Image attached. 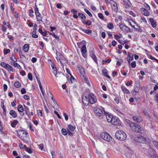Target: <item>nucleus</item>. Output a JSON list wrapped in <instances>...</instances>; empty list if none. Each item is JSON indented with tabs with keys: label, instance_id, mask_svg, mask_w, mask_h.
I'll return each instance as SVG.
<instances>
[{
	"label": "nucleus",
	"instance_id": "nucleus-1",
	"mask_svg": "<svg viewBox=\"0 0 158 158\" xmlns=\"http://www.w3.org/2000/svg\"><path fill=\"white\" fill-rule=\"evenodd\" d=\"M141 151L145 153H150V152H152L153 151V149L151 148V146L150 140L148 142H146V143H145L141 144Z\"/></svg>",
	"mask_w": 158,
	"mask_h": 158
},
{
	"label": "nucleus",
	"instance_id": "nucleus-2",
	"mask_svg": "<svg viewBox=\"0 0 158 158\" xmlns=\"http://www.w3.org/2000/svg\"><path fill=\"white\" fill-rule=\"evenodd\" d=\"M116 138L121 141L125 140L127 137L126 133L123 131L119 130L117 131L115 134Z\"/></svg>",
	"mask_w": 158,
	"mask_h": 158
},
{
	"label": "nucleus",
	"instance_id": "nucleus-3",
	"mask_svg": "<svg viewBox=\"0 0 158 158\" xmlns=\"http://www.w3.org/2000/svg\"><path fill=\"white\" fill-rule=\"evenodd\" d=\"M129 125L133 131L136 132H140L141 131L140 127L136 123L131 122L129 123Z\"/></svg>",
	"mask_w": 158,
	"mask_h": 158
},
{
	"label": "nucleus",
	"instance_id": "nucleus-4",
	"mask_svg": "<svg viewBox=\"0 0 158 158\" xmlns=\"http://www.w3.org/2000/svg\"><path fill=\"white\" fill-rule=\"evenodd\" d=\"M19 137L24 142H26V140L24 138H26L27 137L28 134L25 131L22 130H19L17 132Z\"/></svg>",
	"mask_w": 158,
	"mask_h": 158
},
{
	"label": "nucleus",
	"instance_id": "nucleus-5",
	"mask_svg": "<svg viewBox=\"0 0 158 158\" xmlns=\"http://www.w3.org/2000/svg\"><path fill=\"white\" fill-rule=\"evenodd\" d=\"M101 136L102 139L107 141H110L111 140V136L107 132H102L101 134Z\"/></svg>",
	"mask_w": 158,
	"mask_h": 158
},
{
	"label": "nucleus",
	"instance_id": "nucleus-6",
	"mask_svg": "<svg viewBox=\"0 0 158 158\" xmlns=\"http://www.w3.org/2000/svg\"><path fill=\"white\" fill-rule=\"evenodd\" d=\"M136 141L137 142L142 143V144H144L146 143V142H148L150 140L148 138H146L145 137L142 136H140L137 137L136 138Z\"/></svg>",
	"mask_w": 158,
	"mask_h": 158
},
{
	"label": "nucleus",
	"instance_id": "nucleus-7",
	"mask_svg": "<svg viewBox=\"0 0 158 158\" xmlns=\"http://www.w3.org/2000/svg\"><path fill=\"white\" fill-rule=\"evenodd\" d=\"M119 27L120 29L122 31L126 32H132V31L125 24L121 23L119 25Z\"/></svg>",
	"mask_w": 158,
	"mask_h": 158
},
{
	"label": "nucleus",
	"instance_id": "nucleus-8",
	"mask_svg": "<svg viewBox=\"0 0 158 158\" xmlns=\"http://www.w3.org/2000/svg\"><path fill=\"white\" fill-rule=\"evenodd\" d=\"M90 103L93 104L97 102V99L94 95L92 93H89L87 96Z\"/></svg>",
	"mask_w": 158,
	"mask_h": 158
},
{
	"label": "nucleus",
	"instance_id": "nucleus-9",
	"mask_svg": "<svg viewBox=\"0 0 158 158\" xmlns=\"http://www.w3.org/2000/svg\"><path fill=\"white\" fill-rule=\"evenodd\" d=\"M111 123L114 125H119L121 124L120 120L116 116H114Z\"/></svg>",
	"mask_w": 158,
	"mask_h": 158
},
{
	"label": "nucleus",
	"instance_id": "nucleus-10",
	"mask_svg": "<svg viewBox=\"0 0 158 158\" xmlns=\"http://www.w3.org/2000/svg\"><path fill=\"white\" fill-rule=\"evenodd\" d=\"M94 112L96 115L98 116H101L103 113L102 110L99 108L96 107L94 110Z\"/></svg>",
	"mask_w": 158,
	"mask_h": 158
},
{
	"label": "nucleus",
	"instance_id": "nucleus-11",
	"mask_svg": "<svg viewBox=\"0 0 158 158\" xmlns=\"http://www.w3.org/2000/svg\"><path fill=\"white\" fill-rule=\"evenodd\" d=\"M51 66L52 67V69L53 70L52 72L53 73L54 75L56 77H60V76H57V72L56 68L54 64L52 63L51 64Z\"/></svg>",
	"mask_w": 158,
	"mask_h": 158
},
{
	"label": "nucleus",
	"instance_id": "nucleus-12",
	"mask_svg": "<svg viewBox=\"0 0 158 158\" xmlns=\"http://www.w3.org/2000/svg\"><path fill=\"white\" fill-rule=\"evenodd\" d=\"M82 101L83 104L85 106H88L89 105L90 102L87 96H85L82 98Z\"/></svg>",
	"mask_w": 158,
	"mask_h": 158
},
{
	"label": "nucleus",
	"instance_id": "nucleus-13",
	"mask_svg": "<svg viewBox=\"0 0 158 158\" xmlns=\"http://www.w3.org/2000/svg\"><path fill=\"white\" fill-rule=\"evenodd\" d=\"M133 120L137 123H140L142 121V118L140 116H135L132 117Z\"/></svg>",
	"mask_w": 158,
	"mask_h": 158
},
{
	"label": "nucleus",
	"instance_id": "nucleus-14",
	"mask_svg": "<svg viewBox=\"0 0 158 158\" xmlns=\"http://www.w3.org/2000/svg\"><path fill=\"white\" fill-rule=\"evenodd\" d=\"M17 109L19 112L21 113L20 114L21 116H23L24 115V113L23 112L24 109L21 105L19 104L18 105Z\"/></svg>",
	"mask_w": 158,
	"mask_h": 158
},
{
	"label": "nucleus",
	"instance_id": "nucleus-15",
	"mask_svg": "<svg viewBox=\"0 0 158 158\" xmlns=\"http://www.w3.org/2000/svg\"><path fill=\"white\" fill-rule=\"evenodd\" d=\"M77 67L78 68V70L79 71L81 75H83V76L85 73L84 68L80 65H77Z\"/></svg>",
	"mask_w": 158,
	"mask_h": 158
},
{
	"label": "nucleus",
	"instance_id": "nucleus-16",
	"mask_svg": "<svg viewBox=\"0 0 158 158\" xmlns=\"http://www.w3.org/2000/svg\"><path fill=\"white\" fill-rule=\"evenodd\" d=\"M141 10L142 14L145 16H148L149 15L150 13L147 10L144 8L141 9Z\"/></svg>",
	"mask_w": 158,
	"mask_h": 158
},
{
	"label": "nucleus",
	"instance_id": "nucleus-17",
	"mask_svg": "<svg viewBox=\"0 0 158 158\" xmlns=\"http://www.w3.org/2000/svg\"><path fill=\"white\" fill-rule=\"evenodd\" d=\"M123 3L124 6L126 9L129 8L130 7V2L129 0L127 1L123 0Z\"/></svg>",
	"mask_w": 158,
	"mask_h": 158
},
{
	"label": "nucleus",
	"instance_id": "nucleus-18",
	"mask_svg": "<svg viewBox=\"0 0 158 158\" xmlns=\"http://www.w3.org/2000/svg\"><path fill=\"white\" fill-rule=\"evenodd\" d=\"M106 117L107 122L109 123H111L114 116L112 115L108 114Z\"/></svg>",
	"mask_w": 158,
	"mask_h": 158
},
{
	"label": "nucleus",
	"instance_id": "nucleus-19",
	"mask_svg": "<svg viewBox=\"0 0 158 158\" xmlns=\"http://www.w3.org/2000/svg\"><path fill=\"white\" fill-rule=\"evenodd\" d=\"M78 16L79 17H80L81 19L82 22L83 23V21H85V20L86 19V17L85 15L81 13H79L78 14Z\"/></svg>",
	"mask_w": 158,
	"mask_h": 158
},
{
	"label": "nucleus",
	"instance_id": "nucleus-20",
	"mask_svg": "<svg viewBox=\"0 0 158 158\" xmlns=\"http://www.w3.org/2000/svg\"><path fill=\"white\" fill-rule=\"evenodd\" d=\"M149 21L151 23V25L153 27H155L156 26V22L153 19L150 18L149 19Z\"/></svg>",
	"mask_w": 158,
	"mask_h": 158
},
{
	"label": "nucleus",
	"instance_id": "nucleus-21",
	"mask_svg": "<svg viewBox=\"0 0 158 158\" xmlns=\"http://www.w3.org/2000/svg\"><path fill=\"white\" fill-rule=\"evenodd\" d=\"M59 61L61 65V66L63 67L64 64H65L68 63V61L65 58H64V59H60Z\"/></svg>",
	"mask_w": 158,
	"mask_h": 158
},
{
	"label": "nucleus",
	"instance_id": "nucleus-22",
	"mask_svg": "<svg viewBox=\"0 0 158 158\" xmlns=\"http://www.w3.org/2000/svg\"><path fill=\"white\" fill-rule=\"evenodd\" d=\"M10 114L14 118H15L17 116V114L15 111L14 110H11L10 111Z\"/></svg>",
	"mask_w": 158,
	"mask_h": 158
},
{
	"label": "nucleus",
	"instance_id": "nucleus-23",
	"mask_svg": "<svg viewBox=\"0 0 158 158\" xmlns=\"http://www.w3.org/2000/svg\"><path fill=\"white\" fill-rule=\"evenodd\" d=\"M81 52H82V55L83 54H85L87 52L86 48V45H83L81 48Z\"/></svg>",
	"mask_w": 158,
	"mask_h": 158
},
{
	"label": "nucleus",
	"instance_id": "nucleus-24",
	"mask_svg": "<svg viewBox=\"0 0 158 158\" xmlns=\"http://www.w3.org/2000/svg\"><path fill=\"white\" fill-rule=\"evenodd\" d=\"M35 15L36 16L37 21H42V18L40 14V13H39L37 14H35Z\"/></svg>",
	"mask_w": 158,
	"mask_h": 158
},
{
	"label": "nucleus",
	"instance_id": "nucleus-25",
	"mask_svg": "<svg viewBox=\"0 0 158 158\" xmlns=\"http://www.w3.org/2000/svg\"><path fill=\"white\" fill-rule=\"evenodd\" d=\"M140 85L139 84H136L134 86V90L136 93H138L140 89Z\"/></svg>",
	"mask_w": 158,
	"mask_h": 158
},
{
	"label": "nucleus",
	"instance_id": "nucleus-26",
	"mask_svg": "<svg viewBox=\"0 0 158 158\" xmlns=\"http://www.w3.org/2000/svg\"><path fill=\"white\" fill-rule=\"evenodd\" d=\"M102 73L104 76H106L109 79L110 78V77L107 75L108 73L106 69H104L102 70Z\"/></svg>",
	"mask_w": 158,
	"mask_h": 158
},
{
	"label": "nucleus",
	"instance_id": "nucleus-27",
	"mask_svg": "<svg viewBox=\"0 0 158 158\" xmlns=\"http://www.w3.org/2000/svg\"><path fill=\"white\" fill-rule=\"evenodd\" d=\"M29 48V45L28 44H26L23 46V50L25 52H27Z\"/></svg>",
	"mask_w": 158,
	"mask_h": 158
},
{
	"label": "nucleus",
	"instance_id": "nucleus-28",
	"mask_svg": "<svg viewBox=\"0 0 158 158\" xmlns=\"http://www.w3.org/2000/svg\"><path fill=\"white\" fill-rule=\"evenodd\" d=\"M80 29L82 31L84 32L85 33L87 34H89L92 33V31L89 29L85 30V29H84L83 28H80Z\"/></svg>",
	"mask_w": 158,
	"mask_h": 158
},
{
	"label": "nucleus",
	"instance_id": "nucleus-29",
	"mask_svg": "<svg viewBox=\"0 0 158 158\" xmlns=\"http://www.w3.org/2000/svg\"><path fill=\"white\" fill-rule=\"evenodd\" d=\"M121 89L122 91L126 94H130L129 91L124 86H121Z\"/></svg>",
	"mask_w": 158,
	"mask_h": 158
},
{
	"label": "nucleus",
	"instance_id": "nucleus-30",
	"mask_svg": "<svg viewBox=\"0 0 158 158\" xmlns=\"http://www.w3.org/2000/svg\"><path fill=\"white\" fill-rule=\"evenodd\" d=\"M128 57H129V59H128V58L127 57V62H128V63H129V64H130V61H132L134 59V58H133V55H132V56L131 57L130 56V54L129 53H128Z\"/></svg>",
	"mask_w": 158,
	"mask_h": 158
},
{
	"label": "nucleus",
	"instance_id": "nucleus-31",
	"mask_svg": "<svg viewBox=\"0 0 158 158\" xmlns=\"http://www.w3.org/2000/svg\"><path fill=\"white\" fill-rule=\"evenodd\" d=\"M84 24H85L87 26H89L91 25L92 22L90 20H88L87 21L85 20L82 23Z\"/></svg>",
	"mask_w": 158,
	"mask_h": 158
},
{
	"label": "nucleus",
	"instance_id": "nucleus-32",
	"mask_svg": "<svg viewBox=\"0 0 158 158\" xmlns=\"http://www.w3.org/2000/svg\"><path fill=\"white\" fill-rule=\"evenodd\" d=\"M83 77H84V82L86 83L89 86H90V84L89 82V80H88V78L85 77L83 75Z\"/></svg>",
	"mask_w": 158,
	"mask_h": 158
},
{
	"label": "nucleus",
	"instance_id": "nucleus-33",
	"mask_svg": "<svg viewBox=\"0 0 158 158\" xmlns=\"http://www.w3.org/2000/svg\"><path fill=\"white\" fill-rule=\"evenodd\" d=\"M8 67L7 68V71L10 70V71H12V72H15V70L14 69H13V67L9 65V64H8Z\"/></svg>",
	"mask_w": 158,
	"mask_h": 158
},
{
	"label": "nucleus",
	"instance_id": "nucleus-34",
	"mask_svg": "<svg viewBox=\"0 0 158 158\" xmlns=\"http://www.w3.org/2000/svg\"><path fill=\"white\" fill-rule=\"evenodd\" d=\"M75 129V127H73L71 125H69L68 126V128L69 130L70 131H73Z\"/></svg>",
	"mask_w": 158,
	"mask_h": 158
},
{
	"label": "nucleus",
	"instance_id": "nucleus-35",
	"mask_svg": "<svg viewBox=\"0 0 158 158\" xmlns=\"http://www.w3.org/2000/svg\"><path fill=\"white\" fill-rule=\"evenodd\" d=\"M21 85V83L19 81L15 82L14 83V86L17 88H20Z\"/></svg>",
	"mask_w": 158,
	"mask_h": 158
},
{
	"label": "nucleus",
	"instance_id": "nucleus-36",
	"mask_svg": "<svg viewBox=\"0 0 158 158\" xmlns=\"http://www.w3.org/2000/svg\"><path fill=\"white\" fill-rule=\"evenodd\" d=\"M8 64H6L5 62H2L1 63L0 65L2 67L6 69L7 67H8Z\"/></svg>",
	"mask_w": 158,
	"mask_h": 158
},
{
	"label": "nucleus",
	"instance_id": "nucleus-37",
	"mask_svg": "<svg viewBox=\"0 0 158 158\" xmlns=\"http://www.w3.org/2000/svg\"><path fill=\"white\" fill-rule=\"evenodd\" d=\"M114 26L111 23H109L107 25V27L110 29H112L114 28Z\"/></svg>",
	"mask_w": 158,
	"mask_h": 158
},
{
	"label": "nucleus",
	"instance_id": "nucleus-38",
	"mask_svg": "<svg viewBox=\"0 0 158 158\" xmlns=\"http://www.w3.org/2000/svg\"><path fill=\"white\" fill-rule=\"evenodd\" d=\"M24 106L25 108L26 114L28 115V114L29 113V109L27 106H26L25 105H24Z\"/></svg>",
	"mask_w": 158,
	"mask_h": 158
},
{
	"label": "nucleus",
	"instance_id": "nucleus-39",
	"mask_svg": "<svg viewBox=\"0 0 158 158\" xmlns=\"http://www.w3.org/2000/svg\"><path fill=\"white\" fill-rule=\"evenodd\" d=\"M18 123V121L17 120H15L11 123V126L13 127H15L16 126V124H17Z\"/></svg>",
	"mask_w": 158,
	"mask_h": 158
},
{
	"label": "nucleus",
	"instance_id": "nucleus-40",
	"mask_svg": "<svg viewBox=\"0 0 158 158\" xmlns=\"http://www.w3.org/2000/svg\"><path fill=\"white\" fill-rule=\"evenodd\" d=\"M67 132L66 130L64 128H62L61 130V133L64 135H66L67 134Z\"/></svg>",
	"mask_w": 158,
	"mask_h": 158
},
{
	"label": "nucleus",
	"instance_id": "nucleus-41",
	"mask_svg": "<svg viewBox=\"0 0 158 158\" xmlns=\"http://www.w3.org/2000/svg\"><path fill=\"white\" fill-rule=\"evenodd\" d=\"M13 65L15 67H17L18 69H20L21 68V66L17 63L14 62Z\"/></svg>",
	"mask_w": 158,
	"mask_h": 158
},
{
	"label": "nucleus",
	"instance_id": "nucleus-42",
	"mask_svg": "<svg viewBox=\"0 0 158 158\" xmlns=\"http://www.w3.org/2000/svg\"><path fill=\"white\" fill-rule=\"evenodd\" d=\"M91 57H92V58L93 59L94 61L96 63H97V60L96 57V56L94 54H93L91 56Z\"/></svg>",
	"mask_w": 158,
	"mask_h": 158
},
{
	"label": "nucleus",
	"instance_id": "nucleus-43",
	"mask_svg": "<svg viewBox=\"0 0 158 158\" xmlns=\"http://www.w3.org/2000/svg\"><path fill=\"white\" fill-rule=\"evenodd\" d=\"M84 11L89 15V16L91 17L93 16L92 14L87 9H85Z\"/></svg>",
	"mask_w": 158,
	"mask_h": 158
},
{
	"label": "nucleus",
	"instance_id": "nucleus-44",
	"mask_svg": "<svg viewBox=\"0 0 158 158\" xmlns=\"http://www.w3.org/2000/svg\"><path fill=\"white\" fill-rule=\"evenodd\" d=\"M152 143L154 146L157 149L158 148V142L156 141H153Z\"/></svg>",
	"mask_w": 158,
	"mask_h": 158
},
{
	"label": "nucleus",
	"instance_id": "nucleus-45",
	"mask_svg": "<svg viewBox=\"0 0 158 158\" xmlns=\"http://www.w3.org/2000/svg\"><path fill=\"white\" fill-rule=\"evenodd\" d=\"M98 16L102 20H104V18L102 13H99L98 14Z\"/></svg>",
	"mask_w": 158,
	"mask_h": 158
},
{
	"label": "nucleus",
	"instance_id": "nucleus-46",
	"mask_svg": "<svg viewBox=\"0 0 158 158\" xmlns=\"http://www.w3.org/2000/svg\"><path fill=\"white\" fill-rule=\"evenodd\" d=\"M33 10L32 9H31L29 10V15L31 16V17H33L34 15L33 14Z\"/></svg>",
	"mask_w": 158,
	"mask_h": 158
},
{
	"label": "nucleus",
	"instance_id": "nucleus-47",
	"mask_svg": "<svg viewBox=\"0 0 158 158\" xmlns=\"http://www.w3.org/2000/svg\"><path fill=\"white\" fill-rule=\"evenodd\" d=\"M123 62V60L122 59H119L118 61L117 62L116 64L118 66H120L121 65L122 63Z\"/></svg>",
	"mask_w": 158,
	"mask_h": 158
},
{
	"label": "nucleus",
	"instance_id": "nucleus-48",
	"mask_svg": "<svg viewBox=\"0 0 158 158\" xmlns=\"http://www.w3.org/2000/svg\"><path fill=\"white\" fill-rule=\"evenodd\" d=\"M131 65L132 68H134L136 66V62L135 61H133L131 64Z\"/></svg>",
	"mask_w": 158,
	"mask_h": 158
},
{
	"label": "nucleus",
	"instance_id": "nucleus-49",
	"mask_svg": "<svg viewBox=\"0 0 158 158\" xmlns=\"http://www.w3.org/2000/svg\"><path fill=\"white\" fill-rule=\"evenodd\" d=\"M10 59L11 60L14 62H16L17 61V60L15 57L14 55H12Z\"/></svg>",
	"mask_w": 158,
	"mask_h": 158
},
{
	"label": "nucleus",
	"instance_id": "nucleus-50",
	"mask_svg": "<svg viewBox=\"0 0 158 158\" xmlns=\"http://www.w3.org/2000/svg\"><path fill=\"white\" fill-rule=\"evenodd\" d=\"M4 54H6L8 53H9L10 52V49H4Z\"/></svg>",
	"mask_w": 158,
	"mask_h": 158
},
{
	"label": "nucleus",
	"instance_id": "nucleus-51",
	"mask_svg": "<svg viewBox=\"0 0 158 158\" xmlns=\"http://www.w3.org/2000/svg\"><path fill=\"white\" fill-rule=\"evenodd\" d=\"M28 78L31 81H32V74L30 73H28Z\"/></svg>",
	"mask_w": 158,
	"mask_h": 158
},
{
	"label": "nucleus",
	"instance_id": "nucleus-52",
	"mask_svg": "<svg viewBox=\"0 0 158 158\" xmlns=\"http://www.w3.org/2000/svg\"><path fill=\"white\" fill-rule=\"evenodd\" d=\"M137 27H138V28H135V31H137L138 32H142V30L140 28V27L139 26H137Z\"/></svg>",
	"mask_w": 158,
	"mask_h": 158
},
{
	"label": "nucleus",
	"instance_id": "nucleus-53",
	"mask_svg": "<svg viewBox=\"0 0 158 158\" xmlns=\"http://www.w3.org/2000/svg\"><path fill=\"white\" fill-rule=\"evenodd\" d=\"M26 150L27 152L29 153H32L31 150L30 148L28 147H26Z\"/></svg>",
	"mask_w": 158,
	"mask_h": 158
},
{
	"label": "nucleus",
	"instance_id": "nucleus-54",
	"mask_svg": "<svg viewBox=\"0 0 158 158\" xmlns=\"http://www.w3.org/2000/svg\"><path fill=\"white\" fill-rule=\"evenodd\" d=\"M19 146H20V148L22 149H23L24 148H26L27 147V146L26 145H24L23 144L21 143L20 144Z\"/></svg>",
	"mask_w": 158,
	"mask_h": 158
},
{
	"label": "nucleus",
	"instance_id": "nucleus-55",
	"mask_svg": "<svg viewBox=\"0 0 158 158\" xmlns=\"http://www.w3.org/2000/svg\"><path fill=\"white\" fill-rule=\"evenodd\" d=\"M144 6L146 8V10H149L150 9V6L147 3L144 4Z\"/></svg>",
	"mask_w": 158,
	"mask_h": 158
},
{
	"label": "nucleus",
	"instance_id": "nucleus-56",
	"mask_svg": "<svg viewBox=\"0 0 158 158\" xmlns=\"http://www.w3.org/2000/svg\"><path fill=\"white\" fill-rule=\"evenodd\" d=\"M129 13L133 17H135L136 16L135 14L132 11H129Z\"/></svg>",
	"mask_w": 158,
	"mask_h": 158
},
{
	"label": "nucleus",
	"instance_id": "nucleus-57",
	"mask_svg": "<svg viewBox=\"0 0 158 158\" xmlns=\"http://www.w3.org/2000/svg\"><path fill=\"white\" fill-rule=\"evenodd\" d=\"M68 132L67 133L68 134V135L70 136H72L73 135V133L71 132L68 129H67Z\"/></svg>",
	"mask_w": 158,
	"mask_h": 158
},
{
	"label": "nucleus",
	"instance_id": "nucleus-58",
	"mask_svg": "<svg viewBox=\"0 0 158 158\" xmlns=\"http://www.w3.org/2000/svg\"><path fill=\"white\" fill-rule=\"evenodd\" d=\"M154 98L155 101L158 104V93L156 94Z\"/></svg>",
	"mask_w": 158,
	"mask_h": 158
},
{
	"label": "nucleus",
	"instance_id": "nucleus-59",
	"mask_svg": "<svg viewBox=\"0 0 158 158\" xmlns=\"http://www.w3.org/2000/svg\"><path fill=\"white\" fill-rule=\"evenodd\" d=\"M37 81H38V84L39 85V87H40V88H41L42 87V85H41V82L39 79V78H37Z\"/></svg>",
	"mask_w": 158,
	"mask_h": 158
},
{
	"label": "nucleus",
	"instance_id": "nucleus-60",
	"mask_svg": "<svg viewBox=\"0 0 158 158\" xmlns=\"http://www.w3.org/2000/svg\"><path fill=\"white\" fill-rule=\"evenodd\" d=\"M63 114L64 116V117L65 120L66 121L68 120V115L65 113H63Z\"/></svg>",
	"mask_w": 158,
	"mask_h": 158
},
{
	"label": "nucleus",
	"instance_id": "nucleus-61",
	"mask_svg": "<svg viewBox=\"0 0 158 158\" xmlns=\"http://www.w3.org/2000/svg\"><path fill=\"white\" fill-rule=\"evenodd\" d=\"M16 102V100H14L11 103V106L13 107H15V103Z\"/></svg>",
	"mask_w": 158,
	"mask_h": 158
},
{
	"label": "nucleus",
	"instance_id": "nucleus-62",
	"mask_svg": "<svg viewBox=\"0 0 158 158\" xmlns=\"http://www.w3.org/2000/svg\"><path fill=\"white\" fill-rule=\"evenodd\" d=\"M26 93V90H25V89L24 88H23L21 90V93L23 94H24L25 93Z\"/></svg>",
	"mask_w": 158,
	"mask_h": 158
},
{
	"label": "nucleus",
	"instance_id": "nucleus-63",
	"mask_svg": "<svg viewBox=\"0 0 158 158\" xmlns=\"http://www.w3.org/2000/svg\"><path fill=\"white\" fill-rule=\"evenodd\" d=\"M7 85L6 84H4L3 85L4 91H6L7 89Z\"/></svg>",
	"mask_w": 158,
	"mask_h": 158
},
{
	"label": "nucleus",
	"instance_id": "nucleus-64",
	"mask_svg": "<svg viewBox=\"0 0 158 158\" xmlns=\"http://www.w3.org/2000/svg\"><path fill=\"white\" fill-rule=\"evenodd\" d=\"M152 157V158H158V156L156 154H153Z\"/></svg>",
	"mask_w": 158,
	"mask_h": 158
}]
</instances>
